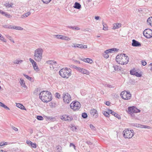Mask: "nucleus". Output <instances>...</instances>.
<instances>
[{"label":"nucleus","mask_w":152,"mask_h":152,"mask_svg":"<svg viewBox=\"0 0 152 152\" xmlns=\"http://www.w3.org/2000/svg\"><path fill=\"white\" fill-rule=\"evenodd\" d=\"M134 107H129L128 108L129 111L131 113H134Z\"/></svg>","instance_id":"c85d7f7f"},{"label":"nucleus","mask_w":152,"mask_h":152,"mask_svg":"<svg viewBox=\"0 0 152 152\" xmlns=\"http://www.w3.org/2000/svg\"><path fill=\"white\" fill-rule=\"evenodd\" d=\"M142 64L143 66H145L146 64L147 63L146 61H143L142 62Z\"/></svg>","instance_id":"13d9d810"},{"label":"nucleus","mask_w":152,"mask_h":152,"mask_svg":"<svg viewBox=\"0 0 152 152\" xmlns=\"http://www.w3.org/2000/svg\"><path fill=\"white\" fill-rule=\"evenodd\" d=\"M74 67L79 72H81V70H82V68L79 67H78L75 66H74Z\"/></svg>","instance_id":"4c0bfd02"},{"label":"nucleus","mask_w":152,"mask_h":152,"mask_svg":"<svg viewBox=\"0 0 152 152\" xmlns=\"http://www.w3.org/2000/svg\"><path fill=\"white\" fill-rule=\"evenodd\" d=\"M37 118L39 120H42L43 119V118L40 115H38L37 116Z\"/></svg>","instance_id":"a19ab883"},{"label":"nucleus","mask_w":152,"mask_h":152,"mask_svg":"<svg viewBox=\"0 0 152 152\" xmlns=\"http://www.w3.org/2000/svg\"><path fill=\"white\" fill-rule=\"evenodd\" d=\"M73 7L77 9H79L81 7V5L78 3L77 2H75Z\"/></svg>","instance_id":"dca6fc26"},{"label":"nucleus","mask_w":152,"mask_h":152,"mask_svg":"<svg viewBox=\"0 0 152 152\" xmlns=\"http://www.w3.org/2000/svg\"><path fill=\"white\" fill-rule=\"evenodd\" d=\"M51 0H42L44 3L48 4L49 3Z\"/></svg>","instance_id":"ea45409f"},{"label":"nucleus","mask_w":152,"mask_h":152,"mask_svg":"<svg viewBox=\"0 0 152 152\" xmlns=\"http://www.w3.org/2000/svg\"><path fill=\"white\" fill-rule=\"evenodd\" d=\"M34 68V69L35 71H38L39 70V69L36 63L32 65Z\"/></svg>","instance_id":"5701e85b"},{"label":"nucleus","mask_w":152,"mask_h":152,"mask_svg":"<svg viewBox=\"0 0 152 152\" xmlns=\"http://www.w3.org/2000/svg\"><path fill=\"white\" fill-rule=\"evenodd\" d=\"M132 45L134 47H139L141 46V45L139 42L133 39L132 40Z\"/></svg>","instance_id":"f8f14e48"},{"label":"nucleus","mask_w":152,"mask_h":152,"mask_svg":"<svg viewBox=\"0 0 152 152\" xmlns=\"http://www.w3.org/2000/svg\"><path fill=\"white\" fill-rule=\"evenodd\" d=\"M90 128L92 130H94L95 129L94 126L92 124H91L90 125Z\"/></svg>","instance_id":"5fc2aeb1"},{"label":"nucleus","mask_w":152,"mask_h":152,"mask_svg":"<svg viewBox=\"0 0 152 152\" xmlns=\"http://www.w3.org/2000/svg\"><path fill=\"white\" fill-rule=\"evenodd\" d=\"M2 15L7 18H10L12 17L11 15H10V14L6 12H4V13H3Z\"/></svg>","instance_id":"7c9ffc66"},{"label":"nucleus","mask_w":152,"mask_h":152,"mask_svg":"<svg viewBox=\"0 0 152 152\" xmlns=\"http://www.w3.org/2000/svg\"><path fill=\"white\" fill-rule=\"evenodd\" d=\"M149 66H152V67L151 68L150 70L152 71V63H151L149 65Z\"/></svg>","instance_id":"774afa93"},{"label":"nucleus","mask_w":152,"mask_h":152,"mask_svg":"<svg viewBox=\"0 0 152 152\" xmlns=\"http://www.w3.org/2000/svg\"><path fill=\"white\" fill-rule=\"evenodd\" d=\"M81 107V105L79 102L78 101H75L71 103L70 104L71 108L74 110H76L80 109Z\"/></svg>","instance_id":"0eeeda50"},{"label":"nucleus","mask_w":152,"mask_h":152,"mask_svg":"<svg viewBox=\"0 0 152 152\" xmlns=\"http://www.w3.org/2000/svg\"><path fill=\"white\" fill-rule=\"evenodd\" d=\"M29 60L32 65L34 64V63H36L35 61H34L31 58H30L29 59Z\"/></svg>","instance_id":"de8ad7c7"},{"label":"nucleus","mask_w":152,"mask_h":152,"mask_svg":"<svg viewBox=\"0 0 152 152\" xmlns=\"http://www.w3.org/2000/svg\"><path fill=\"white\" fill-rule=\"evenodd\" d=\"M70 147L73 146L75 149V145L72 143H70Z\"/></svg>","instance_id":"4d7b16f0"},{"label":"nucleus","mask_w":152,"mask_h":152,"mask_svg":"<svg viewBox=\"0 0 152 152\" xmlns=\"http://www.w3.org/2000/svg\"><path fill=\"white\" fill-rule=\"evenodd\" d=\"M113 25V29H115L120 27L121 26V24L120 23H115Z\"/></svg>","instance_id":"a211bd4d"},{"label":"nucleus","mask_w":152,"mask_h":152,"mask_svg":"<svg viewBox=\"0 0 152 152\" xmlns=\"http://www.w3.org/2000/svg\"><path fill=\"white\" fill-rule=\"evenodd\" d=\"M20 84L21 86H22L24 88H27V87L25 85V83L23 80L22 79V78H20Z\"/></svg>","instance_id":"4468645a"},{"label":"nucleus","mask_w":152,"mask_h":152,"mask_svg":"<svg viewBox=\"0 0 152 152\" xmlns=\"http://www.w3.org/2000/svg\"><path fill=\"white\" fill-rule=\"evenodd\" d=\"M105 86H106L107 87H108L109 88H113L114 87L112 85H111L109 84H106L105 85Z\"/></svg>","instance_id":"8fccbe9b"},{"label":"nucleus","mask_w":152,"mask_h":152,"mask_svg":"<svg viewBox=\"0 0 152 152\" xmlns=\"http://www.w3.org/2000/svg\"><path fill=\"white\" fill-rule=\"evenodd\" d=\"M114 70L116 71H119L120 70V67L119 66L116 65L114 66H113Z\"/></svg>","instance_id":"cd10ccee"},{"label":"nucleus","mask_w":152,"mask_h":152,"mask_svg":"<svg viewBox=\"0 0 152 152\" xmlns=\"http://www.w3.org/2000/svg\"><path fill=\"white\" fill-rule=\"evenodd\" d=\"M109 115V113H108L107 112H106L105 111V116L108 117V115Z\"/></svg>","instance_id":"0e129e2a"},{"label":"nucleus","mask_w":152,"mask_h":152,"mask_svg":"<svg viewBox=\"0 0 152 152\" xmlns=\"http://www.w3.org/2000/svg\"><path fill=\"white\" fill-rule=\"evenodd\" d=\"M45 64L50 65H53V64H56V62L53 60H49L47 61Z\"/></svg>","instance_id":"6ab92c4d"},{"label":"nucleus","mask_w":152,"mask_h":152,"mask_svg":"<svg viewBox=\"0 0 152 152\" xmlns=\"http://www.w3.org/2000/svg\"><path fill=\"white\" fill-rule=\"evenodd\" d=\"M43 50L41 48L36 49L34 51V58L37 62H40L42 58Z\"/></svg>","instance_id":"7ed1b4c3"},{"label":"nucleus","mask_w":152,"mask_h":152,"mask_svg":"<svg viewBox=\"0 0 152 152\" xmlns=\"http://www.w3.org/2000/svg\"><path fill=\"white\" fill-rule=\"evenodd\" d=\"M2 107L6 109L7 110H10V108L8 107H7L6 105H5L4 104V105H3Z\"/></svg>","instance_id":"603ef678"},{"label":"nucleus","mask_w":152,"mask_h":152,"mask_svg":"<svg viewBox=\"0 0 152 152\" xmlns=\"http://www.w3.org/2000/svg\"><path fill=\"white\" fill-rule=\"evenodd\" d=\"M15 29L19 30H22L23 29V28L22 27L18 26H16L15 28Z\"/></svg>","instance_id":"37998d69"},{"label":"nucleus","mask_w":152,"mask_h":152,"mask_svg":"<svg viewBox=\"0 0 152 152\" xmlns=\"http://www.w3.org/2000/svg\"><path fill=\"white\" fill-rule=\"evenodd\" d=\"M144 36L147 38L152 37V30L150 29H146L143 32Z\"/></svg>","instance_id":"1a4fd4ad"},{"label":"nucleus","mask_w":152,"mask_h":152,"mask_svg":"<svg viewBox=\"0 0 152 152\" xmlns=\"http://www.w3.org/2000/svg\"><path fill=\"white\" fill-rule=\"evenodd\" d=\"M148 25L152 26V17L149 18L147 20Z\"/></svg>","instance_id":"4be33fe9"},{"label":"nucleus","mask_w":152,"mask_h":152,"mask_svg":"<svg viewBox=\"0 0 152 152\" xmlns=\"http://www.w3.org/2000/svg\"><path fill=\"white\" fill-rule=\"evenodd\" d=\"M23 75L28 80H31L32 77L29 76H28L24 74H23Z\"/></svg>","instance_id":"e433bc0d"},{"label":"nucleus","mask_w":152,"mask_h":152,"mask_svg":"<svg viewBox=\"0 0 152 152\" xmlns=\"http://www.w3.org/2000/svg\"><path fill=\"white\" fill-rule=\"evenodd\" d=\"M134 75H135L137 77H140L142 76V75L140 73H139L137 72L135 73Z\"/></svg>","instance_id":"c03bdc74"},{"label":"nucleus","mask_w":152,"mask_h":152,"mask_svg":"<svg viewBox=\"0 0 152 152\" xmlns=\"http://www.w3.org/2000/svg\"><path fill=\"white\" fill-rule=\"evenodd\" d=\"M123 133L124 137L125 138L130 139L134 134L133 130H129L128 129L124 130Z\"/></svg>","instance_id":"39448f33"},{"label":"nucleus","mask_w":152,"mask_h":152,"mask_svg":"<svg viewBox=\"0 0 152 152\" xmlns=\"http://www.w3.org/2000/svg\"><path fill=\"white\" fill-rule=\"evenodd\" d=\"M20 62L18 60H16L14 61L13 63L15 64H19Z\"/></svg>","instance_id":"6e6d98bb"},{"label":"nucleus","mask_w":152,"mask_h":152,"mask_svg":"<svg viewBox=\"0 0 152 152\" xmlns=\"http://www.w3.org/2000/svg\"><path fill=\"white\" fill-rule=\"evenodd\" d=\"M61 39L66 40L67 41H69L71 39L70 38L67 36H66L62 35Z\"/></svg>","instance_id":"aec40b11"},{"label":"nucleus","mask_w":152,"mask_h":152,"mask_svg":"<svg viewBox=\"0 0 152 152\" xmlns=\"http://www.w3.org/2000/svg\"><path fill=\"white\" fill-rule=\"evenodd\" d=\"M82 46V45L81 44H74L72 46L73 47L76 48L77 47L79 48H81V47Z\"/></svg>","instance_id":"a878e982"},{"label":"nucleus","mask_w":152,"mask_h":152,"mask_svg":"<svg viewBox=\"0 0 152 152\" xmlns=\"http://www.w3.org/2000/svg\"><path fill=\"white\" fill-rule=\"evenodd\" d=\"M90 114L92 117L96 118L98 116V114L96 110L94 109H93L90 110Z\"/></svg>","instance_id":"9b49d317"},{"label":"nucleus","mask_w":152,"mask_h":152,"mask_svg":"<svg viewBox=\"0 0 152 152\" xmlns=\"http://www.w3.org/2000/svg\"><path fill=\"white\" fill-rule=\"evenodd\" d=\"M31 147L35 148L37 147L36 144V143H33L32 144H31Z\"/></svg>","instance_id":"09e8293b"},{"label":"nucleus","mask_w":152,"mask_h":152,"mask_svg":"<svg viewBox=\"0 0 152 152\" xmlns=\"http://www.w3.org/2000/svg\"><path fill=\"white\" fill-rule=\"evenodd\" d=\"M69 27L70 28H71L73 30H78L80 29L79 28L77 27V26L73 27L72 26H69Z\"/></svg>","instance_id":"c756f323"},{"label":"nucleus","mask_w":152,"mask_h":152,"mask_svg":"<svg viewBox=\"0 0 152 152\" xmlns=\"http://www.w3.org/2000/svg\"><path fill=\"white\" fill-rule=\"evenodd\" d=\"M118 49L115 48L107 50L105 51V58H108L109 57L108 53L118 52Z\"/></svg>","instance_id":"9d476101"},{"label":"nucleus","mask_w":152,"mask_h":152,"mask_svg":"<svg viewBox=\"0 0 152 152\" xmlns=\"http://www.w3.org/2000/svg\"><path fill=\"white\" fill-rule=\"evenodd\" d=\"M12 129L14 130L15 131H18V129L17 128H16V127H12Z\"/></svg>","instance_id":"e2e57ef3"},{"label":"nucleus","mask_w":152,"mask_h":152,"mask_svg":"<svg viewBox=\"0 0 152 152\" xmlns=\"http://www.w3.org/2000/svg\"><path fill=\"white\" fill-rule=\"evenodd\" d=\"M16 106L17 107L23 110H26L25 107L22 104L19 103H16Z\"/></svg>","instance_id":"f3484780"},{"label":"nucleus","mask_w":152,"mask_h":152,"mask_svg":"<svg viewBox=\"0 0 152 152\" xmlns=\"http://www.w3.org/2000/svg\"><path fill=\"white\" fill-rule=\"evenodd\" d=\"M82 116L84 118H86L87 117L88 115L86 113H82Z\"/></svg>","instance_id":"72a5a7b5"},{"label":"nucleus","mask_w":152,"mask_h":152,"mask_svg":"<svg viewBox=\"0 0 152 152\" xmlns=\"http://www.w3.org/2000/svg\"><path fill=\"white\" fill-rule=\"evenodd\" d=\"M120 96L122 98L125 100L129 99L131 97V94L129 91L121 92Z\"/></svg>","instance_id":"423d86ee"},{"label":"nucleus","mask_w":152,"mask_h":152,"mask_svg":"<svg viewBox=\"0 0 152 152\" xmlns=\"http://www.w3.org/2000/svg\"><path fill=\"white\" fill-rule=\"evenodd\" d=\"M63 98L64 102L67 104L69 103L72 100L70 95L67 93H63Z\"/></svg>","instance_id":"6e6552de"},{"label":"nucleus","mask_w":152,"mask_h":152,"mask_svg":"<svg viewBox=\"0 0 152 152\" xmlns=\"http://www.w3.org/2000/svg\"><path fill=\"white\" fill-rule=\"evenodd\" d=\"M6 142H2L0 143V146H3L6 145Z\"/></svg>","instance_id":"864d4df0"},{"label":"nucleus","mask_w":152,"mask_h":152,"mask_svg":"<svg viewBox=\"0 0 152 152\" xmlns=\"http://www.w3.org/2000/svg\"><path fill=\"white\" fill-rule=\"evenodd\" d=\"M109 113H111L112 114V115H113L115 117H116L117 118H118V119H121V117L118 114L115 113V112L112 111L111 110H109Z\"/></svg>","instance_id":"ddd939ff"},{"label":"nucleus","mask_w":152,"mask_h":152,"mask_svg":"<svg viewBox=\"0 0 152 152\" xmlns=\"http://www.w3.org/2000/svg\"><path fill=\"white\" fill-rule=\"evenodd\" d=\"M115 60L119 64H126L128 62L129 58L125 54L122 53L117 56Z\"/></svg>","instance_id":"f03ea898"},{"label":"nucleus","mask_w":152,"mask_h":152,"mask_svg":"<svg viewBox=\"0 0 152 152\" xmlns=\"http://www.w3.org/2000/svg\"><path fill=\"white\" fill-rule=\"evenodd\" d=\"M150 126H147L145 125H141V126H140V128H147V129H150Z\"/></svg>","instance_id":"c9c22d12"},{"label":"nucleus","mask_w":152,"mask_h":152,"mask_svg":"<svg viewBox=\"0 0 152 152\" xmlns=\"http://www.w3.org/2000/svg\"><path fill=\"white\" fill-rule=\"evenodd\" d=\"M95 19L96 20H98L100 18V17L99 16H95L94 17Z\"/></svg>","instance_id":"bf43d9fd"},{"label":"nucleus","mask_w":152,"mask_h":152,"mask_svg":"<svg viewBox=\"0 0 152 152\" xmlns=\"http://www.w3.org/2000/svg\"><path fill=\"white\" fill-rule=\"evenodd\" d=\"M86 143L89 145H91L92 144V143L89 141H87Z\"/></svg>","instance_id":"69168bd1"},{"label":"nucleus","mask_w":152,"mask_h":152,"mask_svg":"<svg viewBox=\"0 0 152 152\" xmlns=\"http://www.w3.org/2000/svg\"><path fill=\"white\" fill-rule=\"evenodd\" d=\"M0 39L4 42H6V40L4 38L1 34L0 36Z\"/></svg>","instance_id":"58836bf2"},{"label":"nucleus","mask_w":152,"mask_h":152,"mask_svg":"<svg viewBox=\"0 0 152 152\" xmlns=\"http://www.w3.org/2000/svg\"><path fill=\"white\" fill-rule=\"evenodd\" d=\"M62 35H54V36L57 39H61Z\"/></svg>","instance_id":"a18cd8bd"},{"label":"nucleus","mask_w":152,"mask_h":152,"mask_svg":"<svg viewBox=\"0 0 152 152\" xmlns=\"http://www.w3.org/2000/svg\"><path fill=\"white\" fill-rule=\"evenodd\" d=\"M40 99L44 102L48 103L52 99L51 93L47 91H43L41 92L39 95Z\"/></svg>","instance_id":"f257e3e1"},{"label":"nucleus","mask_w":152,"mask_h":152,"mask_svg":"<svg viewBox=\"0 0 152 152\" xmlns=\"http://www.w3.org/2000/svg\"><path fill=\"white\" fill-rule=\"evenodd\" d=\"M31 14L30 12H28L26 13L23 14L21 16V18H25L27 17L29 15Z\"/></svg>","instance_id":"412c9836"},{"label":"nucleus","mask_w":152,"mask_h":152,"mask_svg":"<svg viewBox=\"0 0 152 152\" xmlns=\"http://www.w3.org/2000/svg\"><path fill=\"white\" fill-rule=\"evenodd\" d=\"M62 119H63L65 121H72L73 119L72 117L67 116L66 117H64Z\"/></svg>","instance_id":"393cba45"},{"label":"nucleus","mask_w":152,"mask_h":152,"mask_svg":"<svg viewBox=\"0 0 152 152\" xmlns=\"http://www.w3.org/2000/svg\"><path fill=\"white\" fill-rule=\"evenodd\" d=\"M12 26L10 25L8 27H6L7 28H8L10 29H12Z\"/></svg>","instance_id":"338daca9"},{"label":"nucleus","mask_w":152,"mask_h":152,"mask_svg":"<svg viewBox=\"0 0 152 152\" xmlns=\"http://www.w3.org/2000/svg\"><path fill=\"white\" fill-rule=\"evenodd\" d=\"M140 124H132V126L134 127H136L138 128H140Z\"/></svg>","instance_id":"f704fd0d"},{"label":"nucleus","mask_w":152,"mask_h":152,"mask_svg":"<svg viewBox=\"0 0 152 152\" xmlns=\"http://www.w3.org/2000/svg\"><path fill=\"white\" fill-rule=\"evenodd\" d=\"M80 72L83 74H86V75H88L89 74V72L87 70L83 68H82Z\"/></svg>","instance_id":"b1692460"},{"label":"nucleus","mask_w":152,"mask_h":152,"mask_svg":"<svg viewBox=\"0 0 152 152\" xmlns=\"http://www.w3.org/2000/svg\"><path fill=\"white\" fill-rule=\"evenodd\" d=\"M134 113H137L140 112V110L137 109L136 107H134Z\"/></svg>","instance_id":"473e14b6"},{"label":"nucleus","mask_w":152,"mask_h":152,"mask_svg":"<svg viewBox=\"0 0 152 152\" xmlns=\"http://www.w3.org/2000/svg\"><path fill=\"white\" fill-rule=\"evenodd\" d=\"M83 61L85 62H87L90 64H91L93 62V60L91 59L88 58H83Z\"/></svg>","instance_id":"2eb2a0df"},{"label":"nucleus","mask_w":152,"mask_h":152,"mask_svg":"<svg viewBox=\"0 0 152 152\" xmlns=\"http://www.w3.org/2000/svg\"><path fill=\"white\" fill-rule=\"evenodd\" d=\"M56 97L58 98H61V95L58 93H56L55 94Z\"/></svg>","instance_id":"49530a36"},{"label":"nucleus","mask_w":152,"mask_h":152,"mask_svg":"<svg viewBox=\"0 0 152 152\" xmlns=\"http://www.w3.org/2000/svg\"><path fill=\"white\" fill-rule=\"evenodd\" d=\"M110 102L108 101L106 102L105 103V104H106V105L107 106H109L110 104Z\"/></svg>","instance_id":"052dcab7"},{"label":"nucleus","mask_w":152,"mask_h":152,"mask_svg":"<svg viewBox=\"0 0 152 152\" xmlns=\"http://www.w3.org/2000/svg\"><path fill=\"white\" fill-rule=\"evenodd\" d=\"M137 72V71L135 69H133L130 70V74L132 75H134V74Z\"/></svg>","instance_id":"2f4dec72"},{"label":"nucleus","mask_w":152,"mask_h":152,"mask_svg":"<svg viewBox=\"0 0 152 152\" xmlns=\"http://www.w3.org/2000/svg\"><path fill=\"white\" fill-rule=\"evenodd\" d=\"M4 5L8 7H12V6L13 5V4L11 3L10 4L9 3H7L5 4H4Z\"/></svg>","instance_id":"bb28decb"},{"label":"nucleus","mask_w":152,"mask_h":152,"mask_svg":"<svg viewBox=\"0 0 152 152\" xmlns=\"http://www.w3.org/2000/svg\"><path fill=\"white\" fill-rule=\"evenodd\" d=\"M71 72L70 69L65 68L61 69L59 72V74L63 78H68L71 75Z\"/></svg>","instance_id":"20e7f679"},{"label":"nucleus","mask_w":152,"mask_h":152,"mask_svg":"<svg viewBox=\"0 0 152 152\" xmlns=\"http://www.w3.org/2000/svg\"><path fill=\"white\" fill-rule=\"evenodd\" d=\"M87 47V46L86 45H83V46L82 45V47L81 48H86Z\"/></svg>","instance_id":"680f3d73"},{"label":"nucleus","mask_w":152,"mask_h":152,"mask_svg":"<svg viewBox=\"0 0 152 152\" xmlns=\"http://www.w3.org/2000/svg\"><path fill=\"white\" fill-rule=\"evenodd\" d=\"M26 143L29 145L31 146V144H32L33 143L31 141L27 140L26 142Z\"/></svg>","instance_id":"3c124183"},{"label":"nucleus","mask_w":152,"mask_h":152,"mask_svg":"<svg viewBox=\"0 0 152 152\" xmlns=\"http://www.w3.org/2000/svg\"><path fill=\"white\" fill-rule=\"evenodd\" d=\"M7 37L9 39H10L11 41H12L13 43H15L14 41L12 39V37L9 36V35H7Z\"/></svg>","instance_id":"79ce46f5"}]
</instances>
